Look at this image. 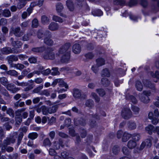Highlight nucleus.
Returning <instances> with one entry per match:
<instances>
[{
	"label": "nucleus",
	"mask_w": 159,
	"mask_h": 159,
	"mask_svg": "<svg viewBox=\"0 0 159 159\" xmlns=\"http://www.w3.org/2000/svg\"><path fill=\"white\" fill-rule=\"evenodd\" d=\"M70 44L66 43L61 47L56 53V55L53 52L54 49L52 48H49L47 49V51L45 52L43 57L46 60H53L56 58L57 59L61 55L68 50L70 47Z\"/></svg>",
	"instance_id": "nucleus-1"
},
{
	"label": "nucleus",
	"mask_w": 159,
	"mask_h": 159,
	"mask_svg": "<svg viewBox=\"0 0 159 159\" xmlns=\"http://www.w3.org/2000/svg\"><path fill=\"white\" fill-rule=\"evenodd\" d=\"M17 133L15 132L13 134V136H11L9 137H7L3 141L2 147V150L4 151L8 145H10L11 143H14L17 138Z\"/></svg>",
	"instance_id": "nucleus-2"
},
{
	"label": "nucleus",
	"mask_w": 159,
	"mask_h": 159,
	"mask_svg": "<svg viewBox=\"0 0 159 159\" xmlns=\"http://www.w3.org/2000/svg\"><path fill=\"white\" fill-rule=\"evenodd\" d=\"M151 93L149 91H143V93L139 95V100L142 102L147 103L149 102L148 96L151 95Z\"/></svg>",
	"instance_id": "nucleus-3"
},
{
	"label": "nucleus",
	"mask_w": 159,
	"mask_h": 159,
	"mask_svg": "<svg viewBox=\"0 0 159 159\" xmlns=\"http://www.w3.org/2000/svg\"><path fill=\"white\" fill-rule=\"evenodd\" d=\"M44 34L46 36L44 39V43L49 46L52 45L53 43L50 39L52 37L51 33L49 31L46 30L44 33Z\"/></svg>",
	"instance_id": "nucleus-4"
},
{
	"label": "nucleus",
	"mask_w": 159,
	"mask_h": 159,
	"mask_svg": "<svg viewBox=\"0 0 159 159\" xmlns=\"http://www.w3.org/2000/svg\"><path fill=\"white\" fill-rule=\"evenodd\" d=\"M1 52L2 54L7 55L11 53H18L20 52V50H18L15 51L14 48L11 49L10 47H7L1 49Z\"/></svg>",
	"instance_id": "nucleus-5"
},
{
	"label": "nucleus",
	"mask_w": 159,
	"mask_h": 159,
	"mask_svg": "<svg viewBox=\"0 0 159 159\" xmlns=\"http://www.w3.org/2000/svg\"><path fill=\"white\" fill-rule=\"evenodd\" d=\"M121 116L125 119H128L130 118L132 114L130 109L128 108H124L122 111Z\"/></svg>",
	"instance_id": "nucleus-6"
},
{
	"label": "nucleus",
	"mask_w": 159,
	"mask_h": 159,
	"mask_svg": "<svg viewBox=\"0 0 159 159\" xmlns=\"http://www.w3.org/2000/svg\"><path fill=\"white\" fill-rule=\"evenodd\" d=\"M145 129L147 133L150 134H152V132L156 131L159 135V127L157 126L156 128L152 125H149L145 128Z\"/></svg>",
	"instance_id": "nucleus-7"
},
{
	"label": "nucleus",
	"mask_w": 159,
	"mask_h": 159,
	"mask_svg": "<svg viewBox=\"0 0 159 159\" xmlns=\"http://www.w3.org/2000/svg\"><path fill=\"white\" fill-rule=\"evenodd\" d=\"M73 92V96L75 98H79L81 97V99H82L86 98V96L85 95H82L80 91L78 89H74Z\"/></svg>",
	"instance_id": "nucleus-8"
},
{
	"label": "nucleus",
	"mask_w": 159,
	"mask_h": 159,
	"mask_svg": "<svg viewBox=\"0 0 159 159\" xmlns=\"http://www.w3.org/2000/svg\"><path fill=\"white\" fill-rule=\"evenodd\" d=\"M68 50H67L65 52L61 55H63L61 59V62L62 63H67L69 62L70 61V56L69 53L66 52Z\"/></svg>",
	"instance_id": "nucleus-9"
},
{
	"label": "nucleus",
	"mask_w": 159,
	"mask_h": 159,
	"mask_svg": "<svg viewBox=\"0 0 159 159\" xmlns=\"http://www.w3.org/2000/svg\"><path fill=\"white\" fill-rule=\"evenodd\" d=\"M6 86L7 89L13 93H15L20 89V88L16 87L13 84H7Z\"/></svg>",
	"instance_id": "nucleus-10"
},
{
	"label": "nucleus",
	"mask_w": 159,
	"mask_h": 159,
	"mask_svg": "<svg viewBox=\"0 0 159 159\" xmlns=\"http://www.w3.org/2000/svg\"><path fill=\"white\" fill-rule=\"evenodd\" d=\"M59 25L54 22H51L48 26V29L51 31L57 30L59 29Z\"/></svg>",
	"instance_id": "nucleus-11"
},
{
	"label": "nucleus",
	"mask_w": 159,
	"mask_h": 159,
	"mask_svg": "<svg viewBox=\"0 0 159 159\" xmlns=\"http://www.w3.org/2000/svg\"><path fill=\"white\" fill-rule=\"evenodd\" d=\"M7 59L9 64L10 65L11 67V65L13 64L12 63L13 61H17L18 59V56L14 55L9 56L7 57Z\"/></svg>",
	"instance_id": "nucleus-12"
},
{
	"label": "nucleus",
	"mask_w": 159,
	"mask_h": 159,
	"mask_svg": "<svg viewBox=\"0 0 159 159\" xmlns=\"http://www.w3.org/2000/svg\"><path fill=\"white\" fill-rule=\"evenodd\" d=\"M81 50V48L79 44L75 43L74 44L72 48V52L75 54L80 53Z\"/></svg>",
	"instance_id": "nucleus-13"
},
{
	"label": "nucleus",
	"mask_w": 159,
	"mask_h": 159,
	"mask_svg": "<svg viewBox=\"0 0 159 159\" xmlns=\"http://www.w3.org/2000/svg\"><path fill=\"white\" fill-rule=\"evenodd\" d=\"M75 75L76 76H79L82 75L81 78L83 79H86V80L87 81H89L91 80L90 78L87 76L86 74H82L81 72L79 70H77L73 72Z\"/></svg>",
	"instance_id": "nucleus-14"
},
{
	"label": "nucleus",
	"mask_w": 159,
	"mask_h": 159,
	"mask_svg": "<svg viewBox=\"0 0 159 159\" xmlns=\"http://www.w3.org/2000/svg\"><path fill=\"white\" fill-rule=\"evenodd\" d=\"M33 9L32 7L28 8L26 11L24 12L21 15L23 19H25L28 16L30 15L32 13Z\"/></svg>",
	"instance_id": "nucleus-15"
},
{
	"label": "nucleus",
	"mask_w": 159,
	"mask_h": 159,
	"mask_svg": "<svg viewBox=\"0 0 159 159\" xmlns=\"http://www.w3.org/2000/svg\"><path fill=\"white\" fill-rule=\"evenodd\" d=\"M46 48L44 46H42L39 47H34L31 50L34 52L41 53L43 52L45 50Z\"/></svg>",
	"instance_id": "nucleus-16"
},
{
	"label": "nucleus",
	"mask_w": 159,
	"mask_h": 159,
	"mask_svg": "<svg viewBox=\"0 0 159 159\" xmlns=\"http://www.w3.org/2000/svg\"><path fill=\"white\" fill-rule=\"evenodd\" d=\"M50 21L49 18L46 15H43L41 17V23L44 25L48 24Z\"/></svg>",
	"instance_id": "nucleus-17"
},
{
	"label": "nucleus",
	"mask_w": 159,
	"mask_h": 159,
	"mask_svg": "<svg viewBox=\"0 0 159 159\" xmlns=\"http://www.w3.org/2000/svg\"><path fill=\"white\" fill-rule=\"evenodd\" d=\"M10 40L12 45L15 48H20L22 45V43L20 41H13V39L12 38H11Z\"/></svg>",
	"instance_id": "nucleus-18"
},
{
	"label": "nucleus",
	"mask_w": 159,
	"mask_h": 159,
	"mask_svg": "<svg viewBox=\"0 0 159 159\" xmlns=\"http://www.w3.org/2000/svg\"><path fill=\"white\" fill-rule=\"evenodd\" d=\"M14 34L17 37H20L23 35V32L20 30V27L16 28L14 31Z\"/></svg>",
	"instance_id": "nucleus-19"
},
{
	"label": "nucleus",
	"mask_w": 159,
	"mask_h": 159,
	"mask_svg": "<svg viewBox=\"0 0 159 159\" xmlns=\"http://www.w3.org/2000/svg\"><path fill=\"white\" fill-rule=\"evenodd\" d=\"M35 34L34 32V31H31V32L28 34H25L23 37V40L24 41H26L29 40V38L31 36H35L34 34Z\"/></svg>",
	"instance_id": "nucleus-20"
},
{
	"label": "nucleus",
	"mask_w": 159,
	"mask_h": 159,
	"mask_svg": "<svg viewBox=\"0 0 159 159\" xmlns=\"http://www.w3.org/2000/svg\"><path fill=\"white\" fill-rule=\"evenodd\" d=\"M11 67H14L17 70H21L25 68V66L23 64L17 63L12 64Z\"/></svg>",
	"instance_id": "nucleus-21"
},
{
	"label": "nucleus",
	"mask_w": 159,
	"mask_h": 159,
	"mask_svg": "<svg viewBox=\"0 0 159 159\" xmlns=\"http://www.w3.org/2000/svg\"><path fill=\"white\" fill-rule=\"evenodd\" d=\"M137 144L136 141L134 140H130L128 143L127 146L130 149L134 148L136 146Z\"/></svg>",
	"instance_id": "nucleus-22"
},
{
	"label": "nucleus",
	"mask_w": 159,
	"mask_h": 159,
	"mask_svg": "<svg viewBox=\"0 0 159 159\" xmlns=\"http://www.w3.org/2000/svg\"><path fill=\"white\" fill-rule=\"evenodd\" d=\"M131 137L132 135L131 134L125 132L123 134L122 141L124 142H126Z\"/></svg>",
	"instance_id": "nucleus-23"
},
{
	"label": "nucleus",
	"mask_w": 159,
	"mask_h": 159,
	"mask_svg": "<svg viewBox=\"0 0 159 159\" xmlns=\"http://www.w3.org/2000/svg\"><path fill=\"white\" fill-rule=\"evenodd\" d=\"M67 6L70 11H72L74 10V7L73 2L71 0H68L66 2Z\"/></svg>",
	"instance_id": "nucleus-24"
},
{
	"label": "nucleus",
	"mask_w": 159,
	"mask_h": 159,
	"mask_svg": "<svg viewBox=\"0 0 159 159\" xmlns=\"http://www.w3.org/2000/svg\"><path fill=\"white\" fill-rule=\"evenodd\" d=\"M144 85L152 89H155V88L154 85L152 84L151 82L148 80H145L143 81Z\"/></svg>",
	"instance_id": "nucleus-25"
},
{
	"label": "nucleus",
	"mask_w": 159,
	"mask_h": 159,
	"mask_svg": "<svg viewBox=\"0 0 159 159\" xmlns=\"http://www.w3.org/2000/svg\"><path fill=\"white\" fill-rule=\"evenodd\" d=\"M7 74L11 76L16 77L18 75V72L14 70H11L6 72Z\"/></svg>",
	"instance_id": "nucleus-26"
},
{
	"label": "nucleus",
	"mask_w": 159,
	"mask_h": 159,
	"mask_svg": "<svg viewBox=\"0 0 159 159\" xmlns=\"http://www.w3.org/2000/svg\"><path fill=\"white\" fill-rule=\"evenodd\" d=\"M62 144V141L61 140H59V143L56 142H54L53 147L56 149H58L60 148V146H61V147L63 146Z\"/></svg>",
	"instance_id": "nucleus-27"
},
{
	"label": "nucleus",
	"mask_w": 159,
	"mask_h": 159,
	"mask_svg": "<svg viewBox=\"0 0 159 159\" xmlns=\"http://www.w3.org/2000/svg\"><path fill=\"white\" fill-rule=\"evenodd\" d=\"M58 85L60 87H64L66 89H68V85L62 79H58Z\"/></svg>",
	"instance_id": "nucleus-28"
},
{
	"label": "nucleus",
	"mask_w": 159,
	"mask_h": 159,
	"mask_svg": "<svg viewBox=\"0 0 159 159\" xmlns=\"http://www.w3.org/2000/svg\"><path fill=\"white\" fill-rule=\"evenodd\" d=\"M2 16L7 17L11 16V13L10 11L7 9L2 10Z\"/></svg>",
	"instance_id": "nucleus-29"
},
{
	"label": "nucleus",
	"mask_w": 159,
	"mask_h": 159,
	"mask_svg": "<svg viewBox=\"0 0 159 159\" xmlns=\"http://www.w3.org/2000/svg\"><path fill=\"white\" fill-rule=\"evenodd\" d=\"M92 13L94 16H100L103 14L102 12L100 10H93L92 11Z\"/></svg>",
	"instance_id": "nucleus-30"
},
{
	"label": "nucleus",
	"mask_w": 159,
	"mask_h": 159,
	"mask_svg": "<svg viewBox=\"0 0 159 159\" xmlns=\"http://www.w3.org/2000/svg\"><path fill=\"white\" fill-rule=\"evenodd\" d=\"M44 31L43 29H39L37 32V36L38 38L39 39H41L43 37L44 34L43 33Z\"/></svg>",
	"instance_id": "nucleus-31"
},
{
	"label": "nucleus",
	"mask_w": 159,
	"mask_h": 159,
	"mask_svg": "<svg viewBox=\"0 0 159 159\" xmlns=\"http://www.w3.org/2000/svg\"><path fill=\"white\" fill-rule=\"evenodd\" d=\"M135 86L137 90L139 91H141L143 88V86L141 82L139 81L136 82Z\"/></svg>",
	"instance_id": "nucleus-32"
},
{
	"label": "nucleus",
	"mask_w": 159,
	"mask_h": 159,
	"mask_svg": "<svg viewBox=\"0 0 159 159\" xmlns=\"http://www.w3.org/2000/svg\"><path fill=\"white\" fill-rule=\"evenodd\" d=\"M42 112L44 115H47L49 113V109L45 106H43L41 107Z\"/></svg>",
	"instance_id": "nucleus-33"
},
{
	"label": "nucleus",
	"mask_w": 159,
	"mask_h": 159,
	"mask_svg": "<svg viewBox=\"0 0 159 159\" xmlns=\"http://www.w3.org/2000/svg\"><path fill=\"white\" fill-rule=\"evenodd\" d=\"M58 108V106L57 105L52 106L49 108V114H52L55 112L57 110Z\"/></svg>",
	"instance_id": "nucleus-34"
},
{
	"label": "nucleus",
	"mask_w": 159,
	"mask_h": 159,
	"mask_svg": "<svg viewBox=\"0 0 159 159\" xmlns=\"http://www.w3.org/2000/svg\"><path fill=\"white\" fill-rule=\"evenodd\" d=\"M97 65L98 66H101L105 64L104 60L102 58H99L96 60Z\"/></svg>",
	"instance_id": "nucleus-35"
},
{
	"label": "nucleus",
	"mask_w": 159,
	"mask_h": 159,
	"mask_svg": "<svg viewBox=\"0 0 159 159\" xmlns=\"http://www.w3.org/2000/svg\"><path fill=\"white\" fill-rule=\"evenodd\" d=\"M85 104L86 106L89 108H91L93 106V102L92 100L89 99L86 101Z\"/></svg>",
	"instance_id": "nucleus-36"
},
{
	"label": "nucleus",
	"mask_w": 159,
	"mask_h": 159,
	"mask_svg": "<svg viewBox=\"0 0 159 159\" xmlns=\"http://www.w3.org/2000/svg\"><path fill=\"white\" fill-rule=\"evenodd\" d=\"M38 136V134L35 132H33L30 133L28 136V138L32 140H34L36 139Z\"/></svg>",
	"instance_id": "nucleus-37"
},
{
	"label": "nucleus",
	"mask_w": 159,
	"mask_h": 159,
	"mask_svg": "<svg viewBox=\"0 0 159 159\" xmlns=\"http://www.w3.org/2000/svg\"><path fill=\"white\" fill-rule=\"evenodd\" d=\"M140 134L138 133H134L132 135V139L135 141H139L140 139Z\"/></svg>",
	"instance_id": "nucleus-38"
},
{
	"label": "nucleus",
	"mask_w": 159,
	"mask_h": 159,
	"mask_svg": "<svg viewBox=\"0 0 159 159\" xmlns=\"http://www.w3.org/2000/svg\"><path fill=\"white\" fill-rule=\"evenodd\" d=\"M52 19L56 22H58L61 23L63 22V20L61 17L56 16L54 15L53 16Z\"/></svg>",
	"instance_id": "nucleus-39"
},
{
	"label": "nucleus",
	"mask_w": 159,
	"mask_h": 159,
	"mask_svg": "<svg viewBox=\"0 0 159 159\" xmlns=\"http://www.w3.org/2000/svg\"><path fill=\"white\" fill-rule=\"evenodd\" d=\"M146 145L144 141L143 142L140 146L139 149H134V152L135 153H139L140 151L143 149Z\"/></svg>",
	"instance_id": "nucleus-40"
},
{
	"label": "nucleus",
	"mask_w": 159,
	"mask_h": 159,
	"mask_svg": "<svg viewBox=\"0 0 159 159\" xmlns=\"http://www.w3.org/2000/svg\"><path fill=\"white\" fill-rule=\"evenodd\" d=\"M128 128L131 130L135 129L136 127V125L135 123L133 122H129L128 124Z\"/></svg>",
	"instance_id": "nucleus-41"
},
{
	"label": "nucleus",
	"mask_w": 159,
	"mask_h": 159,
	"mask_svg": "<svg viewBox=\"0 0 159 159\" xmlns=\"http://www.w3.org/2000/svg\"><path fill=\"white\" fill-rule=\"evenodd\" d=\"M102 84L105 86L108 85L110 84V81L106 78H103L101 80Z\"/></svg>",
	"instance_id": "nucleus-42"
},
{
	"label": "nucleus",
	"mask_w": 159,
	"mask_h": 159,
	"mask_svg": "<svg viewBox=\"0 0 159 159\" xmlns=\"http://www.w3.org/2000/svg\"><path fill=\"white\" fill-rule=\"evenodd\" d=\"M96 91L100 96L103 97L106 94L105 92L103 89H96Z\"/></svg>",
	"instance_id": "nucleus-43"
},
{
	"label": "nucleus",
	"mask_w": 159,
	"mask_h": 159,
	"mask_svg": "<svg viewBox=\"0 0 159 159\" xmlns=\"http://www.w3.org/2000/svg\"><path fill=\"white\" fill-rule=\"evenodd\" d=\"M102 75L107 77H109L110 73L108 69L106 68L103 70L102 73Z\"/></svg>",
	"instance_id": "nucleus-44"
},
{
	"label": "nucleus",
	"mask_w": 159,
	"mask_h": 159,
	"mask_svg": "<svg viewBox=\"0 0 159 159\" xmlns=\"http://www.w3.org/2000/svg\"><path fill=\"white\" fill-rule=\"evenodd\" d=\"M0 81L1 84L5 86H6L8 84V80L5 77L0 78Z\"/></svg>",
	"instance_id": "nucleus-45"
},
{
	"label": "nucleus",
	"mask_w": 159,
	"mask_h": 159,
	"mask_svg": "<svg viewBox=\"0 0 159 159\" xmlns=\"http://www.w3.org/2000/svg\"><path fill=\"white\" fill-rule=\"evenodd\" d=\"M63 9V7L60 3H57L56 6V9L57 12H61Z\"/></svg>",
	"instance_id": "nucleus-46"
},
{
	"label": "nucleus",
	"mask_w": 159,
	"mask_h": 159,
	"mask_svg": "<svg viewBox=\"0 0 159 159\" xmlns=\"http://www.w3.org/2000/svg\"><path fill=\"white\" fill-rule=\"evenodd\" d=\"M15 83L16 85L19 86H21L22 87H26L28 85V83L26 82H19L18 81H16L15 82Z\"/></svg>",
	"instance_id": "nucleus-47"
},
{
	"label": "nucleus",
	"mask_w": 159,
	"mask_h": 159,
	"mask_svg": "<svg viewBox=\"0 0 159 159\" xmlns=\"http://www.w3.org/2000/svg\"><path fill=\"white\" fill-rule=\"evenodd\" d=\"M114 4L122 6L125 4V1L124 0H114Z\"/></svg>",
	"instance_id": "nucleus-48"
},
{
	"label": "nucleus",
	"mask_w": 159,
	"mask_h": 159,
	"mask_svg": "<svg viewBox=\"0 0 159 159\" xmlns=\"http://www.w3.org/2000/svg\"><path fill=\"white\" fill-rule=\"evenodd\" d=\"M52 71L51 73L52 75H59V74L58 68L53 67L52 68Z\"/></svg>",
	"instance_id": "nucleus-49"
},
{
	"label": "nucleus",
	"mask_w": 159,
	"mask_h": 159,
	"mask_svg": "<svg viewBox=\"0 0 159 159\" xmlns=\"http://www.w3.org/2000/svg\"><path fill=\"white\" fill-rule=\"evenodd\" d=\"M126 98L127 99L131 100L132 102L134 103H136L137 102V101L136 98L133 96L127 95L126 97Z\"/></svg>",
	"instance_id": "nucleus-50"
},
{
	"label": "nucleus",
	"mask_w": 159,
	"mask_h": 159,
	"mask_svg": "<svg viewBox=\"0 0 159 159\" xmlns=\"http://www.w3.org/2000/svg\"><path fill=\"white\" fill-rule=\"evenodd\" d=\"M39 25L38 20L36 18L34 19L32 21V26L34 28H36Z\"/></svg>",
	"instance_id": "nucleus-51"
},
{
	"label": "nucleus",
	"mask_w": 159,
	"mask_h": 159,
	"mask_svg": "<svg viewBox=\"0 0 159 159\" xmlns=\"http://www.w3.org/2000/svg\"><path fill=\"white\" fill-rule=\"evenodd\" d=\"M25 110V108H22L17 110L15 112L16 116L22 117L21 113L22 111H24Z\"/></svg>",
	"instance_id": "nucleus-52"
},
{
	"label": "nucleus",
	"mask_w": 159,
	"mask_h": 159,
	"mask_svg": "<svg viewBox=\"0 0 159 159\" xmlns=\"http://www.w3.org/2000/svg\"><path fill=\"white\" fill-rule=\"evenodd\" d=\"M112 152L115 155L118 154L120 151V149L118 147L116 146H114L112 148Z\"/></svg>",
	"instance_id": "nucleus-53"
},
{
	"label": "nucleus",
	"mask_w": 159,
	"mask_h": 159,
	"mask_svg": "<svg viewBox=\"0 0 159 159\" xmlns=\"http://www.w3.org/2000/svg\"><path fill=\"white\" fill-rule=\"evenodd\" d=\"M132 109L134 114L137 115L139 114V109L138 107L133 106L132 107Z\"/></svg>",
	"instance_id": "nucleus-54"
},
{
	"label": "nucleus",
	"mask_w": 159,
	"mask_h": 159,
	"mask_svg": "<svg viewBox=\"0 0 159 159\" xmlns=\"http://www.w3.org/2000/svg\"><path fill=\"white\" fill-rule=\"evenodd\" d=\"M6 113L7 114L9 115L10 116L12 117H13L14 116V111L11 108H8L7 109Z\"/></svg>",
	"instance_id": "nucleus-55"
},
{
	"label": "nucleus",
	"mask_w": 159,
	"mask_h": 159,
	"mask_svg": "<svg viewBox=\"0 0 159 159\" xmlns=\"http://www.w3.org/2000/svg\"><path fill=\"white\" fill-rule=\"evenodd\" d=\"M43 144L45 146H50L51 145V143L48 138L45 139L43 141Z\"/></svg>",
	"instance_id": "nucleus-56"
},
{
	"label": "nucleus",
	"mask_w": 159,
	"mask_h": 159,
	"mask_svg": "<svg viewBox=\"0 0 159 159\" xmlns=\"http://www.w3.org/2000/svg\"><path fill=\"white\" fill-rule=\"evenodd\" d=\"M152 138H150L146 139L145 141V143L146 146L148 147H150L152 144Z\"/></svg>",
	"instance_id": "nucleus-57"
},
{
	"label": "nucleus",
	"mask_w": 159,
	"mask_h": 159,
	"mask_svg": "<svg viewBox=\"0 0 159 159\" xmlns=\"http://www.w3.org/2000/svg\"><path fill=\"white\" fill-rule=\"evenodd\" d=\"M43 88V85L39 86L34 89L33 90V92L35 93H38Z\"/></svg>",
	"instance_id": "nucleus-58"
},
{
	"label": "nucleus",
	"mask_w": 159,
	"mask_h": 159,
	"mask_svg": "<svg viewBox=\"0 0 159 159\" xmlns=\"http://www.w3.org/2000/svg\"><path fill=\"white\" fill-rule=\"evenodd\" d=\"M23 136V134L22 132H20L19 135L17 139V145H19L21 141Z\"/></svg>",
	"instance_id": "nucleus-59"
},
{
	"label": "nucleus",
	"mask_w": 159,
	"mask_h": 159,
	"mask_svg": "<svg viewBox=\"0 0 159 159\" xmlns=\"http://www.w3.org/2000/svg\"><path fill=\"white\" fill-rule=\"evenodd\" d=\"M123 153L126 155H128L129 154L130 151L128 148L125 147H123L122 148Z\"/></svg>",
	"instance_id": "nucleus-60"
},
{
	"label": "nucleus",
	"mask_w": 159,
	"mask_h": 159,
	"mask_svg": "<svg viewBox=\"0 0 159 159\" xmlns=\"http://www.w3.org/2000/svg\"><path fill=\"white\" fill-rule=\"evenodd\" d=\"M29 21H26L23 22L20 25V26L22 29L27 27L29 25Z\"/></svg>",
	"instance_id": "nucleus-61"
},
{
	"label": "nucleus",
	"mask_w": 159,
	"mask_h": 159,
	"mask_svg": "<svg viewBox=\"0 0 159 159\" xmlns=\"http://www.w3.org/2000/svg\"><path fill=\"white\" fill-rule=\"evenodd\" d=\"M91 96L92 97L95 99V101L96 102H98L99 101L100 98L96 93H91Z\"/></svg>",
	"instance_id": "nucleus-62"
},
{
	"label": "nucleus",
	"mask_w": 159,
	"mask_h": 159,
	"mask_svg": "<svg viewBox=\"0 0 159 159\" xmlns=\"http://www.w3.org/2000/svg\"><path fill=\"white\" fill-rule=\"evenodd\" d=\"M51 72V70L49 69H47L42 71V74L44 75H47Z\"/></svg>",
	"instance_id": "nucleus-63"
},
{
	"label": "nucleus",
	"mask_w": 159,
	"mask_h": 159,
	"mask_svg": "<svg viewBox=\"0 0 159 159\" xmlns=\"http://www.w3.org/2000/svg\"><path fill=\"white\" fill-rule=\"evenodd\" d=\"M93 54L91 52H88L85 55V56L86 58L91 59L94 57Z\"/></svg>",
	"instance_id": "nucleus-64"
}]
</instances>
